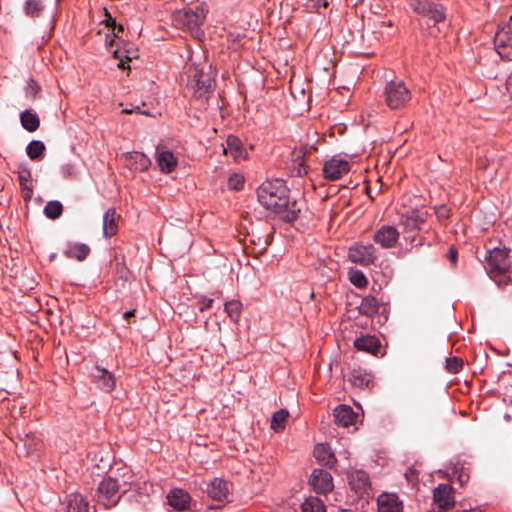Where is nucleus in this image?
Here are the masks:
<instances>
[{"mask_svg":"<svg viewBox=\"0 0 512 512\" xmlns=\"http://www.w3.org/2000/svg\"><path fill=\"white\" fill-rule=\"evenodd\" d=\"M257 197L265 208L278 214L284 221L292 223L298 218L301 209L296 201H290L288 188L282 179L263 182L257 189Z\"/></svg>","mask_w":512,"mask_h":512,"instance_id":"f257e3e1","label":"nucleus"},{"mask_svg":"<svg viewBox=\"0 0 512 512\" xmlns=\"http://www.w3.org/2000/svg\"><path fill=\"white\" fill-rule=\"evenodd\" d=\"M211 67L190 63L184 67L181 81L186 84L188 91L198 99H208L213 91V77Z\"/></svg>","mask_w":512,"mask_h":512,"instance_id":"f03ea898","label":"nucleus"},{"mask_svg":"<svg viewBox=\"0 0 512 512\" xmlns=\"http://www.w3.org/2000/svg\"><path fill=\"white\" fill-rule=\"evenodd\" d=\"M409 5L420 16L421 29L429 30L432 36L436 35L434 27L446 18L445 7L432 0H409Z\"/></svg>","mask_w":512,"mask_h":512,"instance_id":"7ed1b4c3","label":"nucleus"},{"mask_svg":"<svg viewBox=\"0 0 512 512\" xmlns=\"http://www.w3.org/2000/svg\"><path fill=\"white\" fill-rule=\"evenodd\" d=\"M409 5L420 16L421 29L429 30L432 36L436 35L434 27L446 18L445 7L432 0H409Z\"/></svg>","mask_w":512,"mask_h":512,"instance_id":"20e7f679","label":"nucleus"},{"mask_svg":"<svg viewBox=\"0 0 512 512\" xmlns=\"http://www.w3.org/2000/svg\"><path fill=\"white\" fill-rule=\"evenodd\" d=\"M208 11L206 3L199 4L195 9L177 10L172 14V22L177 28L187 30L192 35L200 37L203 35L200 27L204 24Z\"/></svg>","mask_w":512,"mask_h":512,"instance_id":"39448f33","label":"nucleus"},{"mask_svg":"<svg viewBox=\"0 0 512 512\" xmlns=\"http://www.w3.org/2000/svg\"><path fill=\"white\" fill-rule=\"evenodd\" d=\"M486 270L488 271L490 277L494 279L498 286L507 285L508 280L502 282L501 280H496L495 277L505 273L510 267L509 260V251L506 248H494L489 251L488 256L486 257Z\"/></svg>","mask_w":512,"mask_h":512,"instance_id":"423d86ee","label":"nucleus"},{"mask_svg":"<svg viewBox=\"0 0 512 512\" xmlns=\"http://www.w3.org/2000/svg\"><path fill=\"white\" fill-rule=\"evenodd\" d=\"M384 97L388 107L399 109L408 103L411 92L403 81L391 80L386 83Z\"/></svg>","mask_w":512,"mask_h":512,"instance_id":"0eeeda50","label":"nucleus"},{"mask_svg":"<svg viewBox=\"0 0 512 512\" xmlns=\"http://www.w3.org/2000/svg\"><path fill=\"white\" fill-rule=\"evenodd\" d=\"M494 45L499 56L512 60V21L504 22L498 26L494 37Z\"/></svg>","mask_w":512,"mask_h":512,"instance_id":"6e6552de","label":"nucleus"},{"mask_svg":"<svg viewBox=\"0 0 512 512\" xmlns=\"http://www.w3.org/2000/svg\"><path fill=\"white\" fill-rule=\"evenodd\" d=\"M400 224L405 234L419 231L428 232L430 227L427 224V213L422 210H411L401 215Z\"/></svg>","mask_w":512,"mask_h":512,"instance_id":"1a4fd4ad","label":"nucleus"},{"mask_svg":"<svg viewBox=\"0 0 512 512\" xmlns=\"http://www.w3.org/2000/svg\"><path fill=\"white\" fill-rule=\"evenodd\" d=\"M348 258L352 263L369 266L378 258V251L372 244H354L348 250Z\"/></svg>","mask_w":512,"mask_h":512,"instance_id":"9d476101","label":"nucleus"},{"mask_svg":"<svg viewBox=\"0 0 512 512\" xmlns=\"http://www.w3.org/2000/svg\"><path fill=\"white\" fill-rule=\"evenodd\" d=\"M119 483L115 478L103 479L98 485V501L106 508H110L119 501Z\"/></svg>","mask_w":512,"mask_h":512,"instance_id":"9b49d317","label":"nucleus"},{"mask_svg":"<svg viewBox=\"0 0 512 512\" xmlns=\"http://www.w3.org/2000/svg\"><path fill=\"white\" fill-rule=\"evenodd\" d=\"M350 170V164L346 156L336 154L327 160L323 167L324 177L328 180H338L347 174Z\"/></svg>","mask_w":512,"mask_h":512,"instance_id":"f8f14e48","label":"nucleus"},{"mask_svg":"<svg viewBox=\"0 0 512 512\" xmlns=\"http://www.w3.org/2000/svg\"><path fill=\"white\" fill-rule=\"evenodd\" d=\"M399 231L392 225H383L375 231L373 240L382 248L389 249L396 245L399 239Z\"/></svg>","mask_w":512,"mask_h":512,"instance_id":"ddd939ff","label":"nucleus"},{"mask_svg":"<svg viewBox=\"0 0 512 512\" xmlns=\"http://www.w3.org/2000/svg\"><path fill=\"white\" fill-rule=\"evenodd\" d=\"M309 482L316 493L319 494H326L332 491L334 487L332 475L323 469H314Z\"/></svg>","mask_w":512,"mask_h":512,"instance_id":"4468645a","label":"nucleus"},{"mask_svg":"<svg viewBox=\"0 0 512 512\" xmlns=\"http://www.w3.org/2000/svg\"><path fill=\"white\" fill-rule=\"evenodd\" d=\"M96 386L104 392H111L116 385L115 376L107 369L95 366L91 371Z\"/></svg>","mask_w":512,"mask_h":512,"instance_id":"2eb2a0df","label":"nucleus"},{"mask_svg":"<svg viewBox=\"0 0 512 512\" xmlns=\"http://www.w3.org/2000/svg\"><path fill=\"white\" fill-rule=\"evenodd\" d=\"M433 500L440 509H448L455 504L453 489L448 484H439L433 490Z\"/></svg>","mask_w":512,"mask_h":512,"instance_id":"dca6fc26","label":"nucleus"},{"mask_svg":"<svg viewBox=\"0 0 512 512\" xmlns=\"http://www.w3.org/2000/svg\"><path fill=\"white\" fill-rule=\"evenodd\" d=\"M378 512H403V503L394 493H383L377 498Z\"/></svg>","mask_w":512,"mask_h":512,"instance_id":"f3484780","label":"nucleus"},{"mask_svg":"<svg viewBox=\"0 0 512 512\" xmlns=\"http://www.w3.org/2000/svg\"><path fill=\"white\" fill-rule=\"evenodd\" d=\"M350 488L359 495L364 494L370 487L369 475L363 470H355L348 474Z\"/></svg>","mask_w":512,"mask_h":512,"instance_id":"a211bd4d","label":"nucleus"},{"mask_svg":"<svg viewBox=\"0 0 512 512\" xmlns=\"http://www.w3.org/2000/svg\"><path fill=\"white\" fill-rule=\"evenodd\" d=\"M168 504L176 510L184 511L190 508L191 497L183 489H172L167 495Z\"/></svg>","mask_w":512,"mask_h":512,"instance_id":"6ab92c4d","label":"nucleus"},{"mask_svg":"<svg viewBox=\"0 0 512 512\" xmlns=\"http://www.w3.org/2000/svg\"><path fill=\"white\" fill-rule=\"evenodd\" d=\"M156 163L162 173L169 174L177 166L178 160L176 156L173 154V152L169 150H162L159 147H157Z\"/></svg>","mask_w":512,"mask_h":512,"instance_id":"aec40b11","label":"nucleus"},{"mask_svg":"<svg viewBox=\"0 0 512 512\" xmlns=\"http://www.w3.org/2000/svg\"><path fill=\"white\" fill-rule=\"evenodd\" d=\"M206 493L216 501H224L228 499V484L222 479L215 478L206 484Z\"/></svg>","mask_w":512,"mask_h":512,"instance_id":"412c9836","label":"nucleus"},{"mask_svg":"<svg viewBox=\"0 0 512 512\" xmlns=\"http://www.w3.org/2000/svg\"><path fill=\"white\" fill-rule=\"evenodd\" d=\"M314 457L317 462L328 468H333L337 462L334 452L327 444H318L314 448Z\"/></svg>","mask_w":512,"mask_h":512,"instance_id":"4be33fe9","label":"nucleus"},{"mask_svg":"<svg viewBox=\"0 0 512 512\" xmlns=\"http://www.w3.org/2000/svg\"><path fill=\"white\" fill-rule=\"evenodd\" d=\"M333 416L337 425L348 427L354 423L356 414L350 406L340 404L334 409Z\"/></svg>","mask_w":512,"mask_h":512,"instance_id":"5701e85b","label":"nucleus"},{"mask_svg":"<svg viewBox=\"0 0 512 512\" xmlns=\"http://www.w3.org/2000/svg\"><path fill=\"white\" fill-rule=\"evenodd\" d=\"M380 341L376 336L364 335L358 337L354 341V347L363 352L376 354L380 349Z\"/></svg>","mask_w":512,"mask_h":512,"instance_id":"b1692460","label":"nucleus"},{"mask_svg":"<svg viewBox=\"0 0 512 512\" xmlns=\"http://www.w3.org/2000/svg\"><path fill=\"white\" fill-rule=\"evenodd\" d=\"M224 153L232 155L235 160L245 159L247 156L242 141L234 135L227 137Z\"/></svg>","mask_w":512,"mask_h":512,"instance_id":"393cba45","label":"nucleus"},{"mask_svg":"<svg viewBox=\"0 0 512 512\" xmlns=\"http://www.w3.org/2000/svg\"><path fill=\"white\" fill-rule=\"evenodd\" d=\"M119 215L114 208H109L103 215V235L106 238L114 236L118 231Z\"/></svg>","mask_w":512,"mask_h":512,"instance_id":"a878e982","label":"nucleus"},{"mask_svg":"<svg viewBox=\"0 0 512 512\" xmlns=\"http://www.w3.org/2000/svg\"><path fill=\"white\" fill-rule=\"evenodd\" d=\"M126 158L129 167L136 171H146L151 165L150 159L141 152H129Z\"/></svg>","mask_w":512,"mask_h":512,"instance_id":"bb28decb","label":"nucleus"},{"mask_svg":"<svg viewBox=\"0 0 512 512\" xmlns=\"http://www.w3.org/2000/svg\"><path fill=\"white\" fill-rule=\"evenodd\" d=\"M67 512H89L88 501L79 493H71L67 497Z\"/></svg>","mask_w":512,"mask_h":512,"instance_id":"cd10ccee","label":"nucleus"},{"mask_svg":"<svg viewBox=\"0 0 512 512\" xmlns=\"http://www.w3.org/2000/svg\"><path fill=\"white\" fill-rule=\"evenodd\" d=\"M22 10L24 15L28 18H39L45 11V4L42 0H25Z\"/></svg>","mask_w":512,"mask_h":512,"instance_id":"c85d7f7f","label":"nucleus"},{"mask_svg":"<svg viewBox=\"0 0 512 512\" xmlns=\"http://www.w3.org/2000/svg\"><path fill=\"white\" fill-rule=\"evenodd\" d=\"M90 253V248L84 243H72L67 246L64 254L69 258H75L79 261L84 260Z\"/></svg>","mask_w":512,"mask_h":512,"instance_id":"c756f323","label":"nucleus"},{"mask_svg":"<svg viewBox=\"0 0 512 512\" xmlns=\"http://www.w3.org/2000/svg\"><path fill=\"white\" fill-rule=\"evenodd\" d=\"M20 120L23 128L29 132H34L39 128V117L31 110H24L20 115Z\"/></svg>","mask_w":512,"mask_h":512,"instance_id":"7c9ffc66","label":"nucleus"},{"mask_svg":"<svg viewBox=\"0 0 512 512\" xmlns=\"http://www.w3.org/2000/svg\"><path fill=\"white\" fill-rule=\"evenodd\" d=\"M349 381L355 387L364 388L369 387L372 382L370 374L366 373L362 369H354L349 377Z\"/></svg>","mask_w":512,"mask_h":512,"instance_id":"2f4dec72","label":"nucleus"},{"mask_svg":"<svg viewBox=\"0 0 512 512\" xmlns=\"http://www.w3.org/2000/svg\"><path fill=\"white\" fill-rule=\"evenodd\" d=\"M378 301L374 296H365L359 305V312L366 316H373L378 312Z\"/></svg>","mask_w":512,"mask_h":512,"instance_id":"473e14b6","label":"nucleus"},{"mask_svg":"<svg viewBox=\"0 0 512 512\" xmlns=\"http://www.w3.org/2000/svg\"><path fill=\"white\" fill-rule=\"evenodd\" d=\"M18 179L19 184L23 190H26L28 192H32L33 186H32V177H31V171L27 166L20 165L18 170Z\"/></svg>","mask_w":512,"mask_h":512,"instance_id":"72a5a7b5","label":"nucleus"},{"mask_svg":"<svg viewBox=\"0 0 512 512\" xmlns=\"http://www.w3.org/2000/svg\"><path fill=\"white\" fill-rule=\"evenodd\" d=\"M45 216L49 219L55 220L59 218L63 212V205L60 201H49L43 210Z\"/></svg>","mask_w":512,"mask_h":512,"instance_id":"f704fd0d","label":"nucleus"},{"mask_svg":"<svg viewBox=\"0 0 512 512\" xmlns=\"http://www.w3.org/2000/svg\"><path fill=\"white\" fill-rule=\"evenodd\" d=\"M302 512H326V506L319 498L311 497L302 504Z\"/></svg>","mask_w":512,"mask_h":512,"instance_id":"c9c22d12","label":"nucleus"},{"mask_svg":"<svg viewBox=\"0 0 512 512\" xmlns=\"http://www.w3.org/2000/svg\"><path fill=\"white\" fill-rule=\"evenodd\" d=\"M44 150H45V145L40 140H32L28 143V145L26 147L27 155L31 160H36L40 156H42Z\"/></svg>","mask_w":512,"mask_h":512,"instance_id":"e433bc0d","label":"nucleus"},{"mask_svg":"<svg viewBox=\"0 0 512 512\" xmlns=\"http://www.w3.org/2000/svg\"><path fill=\"white\" fill-rule=\"evenodd\" d=\"M289 416L286 409L276 411L271 418V428L275 431L284 429V424Z\"/></svg>","mask_w":512,"mask_h":512,"instance_id":"4c0bfd02","label":"nucleus"},{"mask_svg":"<svg viewBox=\"0 0 512 512\" xmlns=\"http://www.w3.org/2000/svg\"><path fill=\"white\" fill-rule=\"evenodd\" d=\"M242 304L239 301L232 300L225 303V312L232 321H237L240 317Z\"/></svg>","mask_w":512,"mask_h":512,"instance_id":"58836bf2","label":"nucleus"},{"mask_svg":"<svg viewBox=\"0 0 512 512\" xmlns=\"http://www.w3.org/2000/svg\"><path fill=\"white\" fill-rule=\"evenodd\" d=\"M350 282L357 288H364L367 284V278L360 270H353L349 274Z\"/></svg>","mask_w":512,"mask_h":512,"instance_id":"ea45409f","label":"nucleus"},{"mask_svg":"<svg viewBox=\"0 0 512 512\" xmlns=\"http://www.w3.org/2000/svg\"><path fill=\"white\" fill-rule=\"evenodd\" d=\"M404 240L411 246V248L427 244L426 238L422 235L407 233L404 235ZM428 245H430V243H428Z\"/></svg>","mask_w":512,"mask_h":512,"instance_id":"a19ab883","label":"nucleus"},{"mask_svg":"<svg viewBox=\"0 0 512 512\" xmlns=\"http://www.w3.org/2000/svg\"><path fill=\"white\" fill-rule=\"evenodd\" d=\"M463 360L458 357H448L446 358V369L450 373H457L462 369Z\"/></svg>","mask_w":512,"mask_h":512,"instance_id":"79ce46f5","label":"nucleus"},{"mask_svg":"<svg viewBox=\"0 0 512 512\" xmlns=\"http://www.w3.org/2000/svg\"><path fill=\"white\" fill-rule=\"evenodd\" d=\"M244 185V179L241 175L234 174L229 177L228 179V186L232 190H240L243 188Z\"/></svg>","mask_w":512,"mask_h":512,"instance_id":"37998d69","label":"nucleus"},{"mask_svg":"<svg viewBox=\"0 0 512 512\" xmlns=\"http://www.w3.org/2000/svg\"><path fill=\"white\" fill-rule=\"evenodd\" d=\"M212 303H213V299L212 298H208V297L202 296L198 300L197 306H198L199 311L204 312V311H206V310L211 308Z\"/></svg>","mask_w":512,"mask_h":512,"instance_id":"c03bdc74","label":"nucleus"},{"mask_svg":"<svg viewBox=\"0 0 512 512\" xmlns=\"http://www.w3.org/2000/svg\"><path fill=\"white\" fill-rule=\"evenodd\" d=\"M123 112L126 114H132V113L146 114V112L141 111L139 106H131V108H125V109H123Z\"/></svg>","mask_w":512,"mask_h":512,"instance_id":"a18cd8bd","label":"nucleus"},{"mask_svg":"<svg viewBox=\"0 0 512 512\" xmlns=\"http://www.w3.org/2000/svg\"><path fill=\"white\" fill-rule=\"evenodd\" d=\"M437 215L440 218L448 217V209L445 206L439 207V209L437 210Z\"/></svg>","mask_w":512,"mask_h":512,"instance_id":"49530a36","label":"nucleus"},{"mask_svg":"<svg viewBox=\"0 0 512 512\" xmlns=\"http://www.w3.org/2000/svg\"><path fill=\"white\" fill-rule=\"evenodd\" d=\"M114 54V57L115 58H119L120 59V62L118 63V67L119 68H122V69H125L126 68V65H125V62L121 59V56L119 55V51L118 50H115L113 52Z\"/></svg>","mask_w":512,"mask_h":512,"instance_id":"de8ad7c7","label":"nucleus"},{"mask_svg":"<svg viewBox=\"0 0 512 512\" xmlns=\"http://www.w3.org/2000/svg\"><path fill=\"white\" fill-rule=\"evenodd\" d=\"M448 256L451 261H455L457 258V250L454 247H451L448 252Z\"/></svg>","mask_w":512,"mask_h":512,"instance_id":"09e8293b","label":"nucleus"},{"mask_svg":"<svg viewBox=\"0 0 512 512\" xmlns=\"http://www.w3.org/2000/svg\"><path fill=\"white\" fill-rule=\"evenodd\" d=\"M316 3L319 4V5L321 3V5L324 6V7L328 6V0H316Z\"/></svg>","mask_w":512,"mask_h":512,"instance_id":"8fccbe9b","label":"nucleus"},{"mask_svg":"<svg viewBox=\"0 0 512 512\" xmlns=\"http://www.w3.org/2000/svg\"><path fill=\"white\" fill-rule=\"evenodd\" d=\"M133 315H134V311L133 310L127 311V312L124 313V317H126V318L131 317Z\"/></svg>","mask_w":512,"mask_h":512,"instance_id":"3c124183","label":"nucleus"},{"mask_svg":"<svg viewBox=\"0 0 512 512\" xmlns=\"http://www.w3.org/2000/svg\"><path fill=\"white\" fill-rule=\"evenodd\" d=\"M302 173H306V170H305L304 167H299L298 170H297V174L301 175Z\"/></svg>","mask_w":512,"mask_h":512,"instance_id":"603ef678","label":"nucleus"},{"mask_svg":"<svg viewBox=\"0 0 512 512\" xmlns=\"http://www.w3.org/2000/svg\"><path fill=\"white\" fill-rule=\"evenodd\" d=\"M123 27L121 25L118 26V32L122 31Z\"/></svg>","mask_w":512,"mask_h":512,"instance_id":"864d4df0","label":"nucleus"},{"mask_svg":"<svg viewBox=\"0 0 512 512\" xmlns=\"http://www.w3.org/2000/svg\"><path fill=\"white\" fill-rule=\"evenodd\" d=\"M460 482L463 483L464 482V479H463V476L460 475Z\"/></svg>","mask_w":512,"mask_h":512,"instance_id":"5fc2aeb1","label":"nucleus"}]
</instances>
